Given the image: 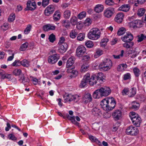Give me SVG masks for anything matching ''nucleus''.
Wrapping results in <instances>:
<instances>
[{"label":"nucleus","instance_id":"nucleus-1","mask_svg":"<svg viewBox=\"0 0 146 146\" xmlns=\"http://www.w3.org/2000/svg\"><path fill=\"white\" fill-rule=\"evenodd\" d=\"M101 32L99 29L94 28L91 29L88 35V38L90 39L96 40L100 37Z\"/></svg>","mask_w":146,"mask_h":146},{"label":"nucleus","instance_id":"nucleus-2","mask_svg":"<svg viewBox=\"0 0 146 146\" xmlns=\"http://www.w3.org/2000/svg\"><path fill=\"white\" fill-rule=\"evenodd\" d=\"M130 115L131 119L134 125L137 127L140 126L141 122V119L139 115L134 112H131Z\"/></svg>","mask_w":146,"mask_h":146},{"label":"nucleus","instance_id":"nucleus-3","mask_svg":"<svg viewBox=\"0 0 146 146\" xmlns=\"http://www.w3.org/2000/svg\"><path fill=\"white\" fill-rule=\"evenodd\" d=\"M80 96L77 95H72L71 94L65 93L64 95L63 98L65 102H71L73 101L77 102L80 100Z\"/></svg>","mask_w":146,"mask_h":146},{"label":"nucleus","instance_id":"nucleus-4","mask_svg":"<svg viewBox=\"0 0 146 146\" xmlns=\"http://www.w3.org/2000/svg\"><path fill=\"white\" fill-rule=\"evenodd\" d=\"M125 133L128 135L135 136L138 133L139 130L136 127L131 125L127 128Z\"/></svg>","mask_w":146,"mask_h":146},{"label":"nucleus","instance_id":"nucleus-5","mask_svg":"<svg viewBox=\"0 0 146 146\" xmlns=\"http://www.w3.org/2000/svg\"><path fill=\"white\" fill-rule=\"evenodd\" d=\"M60 55L55 53L49 56L48 58V62L51 64H55L60 58Z\"/></svg>","mask_w":146,"mask_h":146},{"label":"nucleus","instance_id":"nucleus-6","mask_svg":"<svg viewBox=\"0 0 146 146\" xmlns=\"http://www.w3.org/2000/svg\"><path fill=\"white\" fill-rule=\"evenodd\" d=\"M85 53H86V49L84 46L80 45L77 47L76 51V54L78 57H81Z\"/></svg>","mask_w":146,"mask_h":146},{"label":"nucleus","instance_id":"nucleus-7","mask_svg":"<svg viewBox=\"0 0 146 146\" xmlns=\"http://www.w3.org/2000/svg\"><path fill=\"white\" fill-rule=\"evenodd\" d=\"M83 79L87 82H89L91 86H93L97 83V81L94 80V78L92 77V75L90 78V74L88 73L86 74L84 76Z\"/></svg>","mask_w":146,"mask_h":146},{"label":"nucleus","instance_id":"nucleus-8","mask_svg":"<svg viewBox=\"0 0 146 146\" xmlns=\"http://www.w3.org/2000/svg\"><path fill=\"white\" fill-rule=\"evenodd\" d=\"M101 95L102 96H107L110 94L111 90L109 87L104 86L99 89Z\"/></svg>","mask_w":146,"mask_h":146},{"label":"nucleus","instance_id":"nucleus-9","mask_svg":"<svg viewBox=\"0 0 146 146\" xmlns=\"http://www.w3.org/2000/svg\"><path fill=\"white\" fill-rule=\"evenodd\" d=\"M112 116L113 119L115 121L120 119L122 117V113L120 110H115L112 113Z\"/></svg>","mask_w":146,"mask_h":146},{"label":"nucleus","instance_id":"nucleus-10","mask_svg":"<svg viewBox=\"0 0 146 146\" xmlns=\"http://www.w3.org/2000/svg\"><path fill=\"white\" fill-rule=\"evenodd\" d=\"M123 41L125 42H131L133 39V35L130 32H127L121 38Z\"/></svg>","mask_w":146,"mask_h":146},{"label":"nucleus","instance_id":"nucleus-11","mask_svg":"<svg viewBox=\"0 0 146 146\" xmlns=\"http://www.w3.org/2000/svg\"><path fill=\"white\" fill-rule=\"evenodd\" d=\"M36 3L33 1H28L27 3V8L25 9L26 10H33L36 8Z\"/></svg>","mask_w":146,"mask_h":146},{"label":"nucleus","instance_id":"nucleus-12","mask_svg":"<svg viewBox=\"0 0 146 146\" xmlns=\"http://www.w3.org/2000/svg\"><path fill=\"white\" fill-rule=\"evenodd\" d=\"M54 7L52 5L48 6L44 10V14L46 16H49L52 14L54 11Z\"/></svg>","mask_w":146,"mask_h":146},{"label":"nucleus","instance_id":"nucleus-13","mask_svg":"<svg viewBox=\"0 0 146 146\" xmlns=\"http://www.w3.org/2000/svg\"><path fill=\"white\" fill-rule=\"evenodd\" d=\"M109 103L108 106V110H112L115 106V101L113 98L108 99Z\"/></svg>","mask_w":146,"mask_h":146},{"label":"nucleus","instance_id":"nucleus-14","mask_svg":"<svg viewBox=\"0 0 146 146\" xmlns=\"http://www.w3.org/2000/svg\"><path fill=\"white\" fill-rule=\"evenodd\" d=\"M114 12V9L109 8L105 10L104 12V16L107 18L111 17Z\"/></svg>","mask_w":146,"mask_h":146},{"label":"nucleus","instance_id":"nucleus-15","mask_svg":"<svg viewBox=\"0 0 146 146\" xmlns=\"http://www.w3.org/2000/svg\"><path fill=\"white\" fill-rule=\"evenodd\" d=\"M58 52L61 53H64L65 52L68 48V45L66 43L59 44Z\"/></svg>","mask_w":146,"mask_h":146},{"label":"nucleus","instance_id":"nucleus-16","mask_svg":"<svg viewBox=\"0 0 146 146\" xmlns=\"http://www.w3.org/2000/svg\"><path fill=\"white\" fill-rule=\"evenodd\" d=\"M92 77H94V80L96 81V80L97 81L101 80L104 81L103 80H105V77L102 72L99 73L96 75H93Z\"/></svg>","mask_w":146,"mask_h":146},{"label":"nucleus","instance_id":"nucleus-17","mask_svg":"<svg viewBox=\"0 0 146 146\" xmlns=\"http://www.w3.org/2000/svg\"><path fill=\"white\" fill-rule=\"evenodd\" d=\"M124 17V16L123 13L121 12L119 13L116 15L114 19L115 20L117 23H121L123 20Z\"/></svg>","mask_w":146,"mask_h":146},{"label":"nucleus","instance_id":"nucleus-18","mask_svg":"<svg viewBox=\"0 0 146 146\" xmlns=\"http://www.w3.org/2000/svg\"><path fill=\"white\" fill-rule=\"evenodd\" d=\"M56 26L53 24H48L43 26V30L45 31H48L50 30H54L56 29Z\"/></svg>","mask_w":146,"mask_h":146},{"label":"nucleus","instance_id":"nucleus-19","mask_svg":"<svg viewBox=\"0 0 146 146\" xmlns=\"http://www.w3.org/2000/svg\"><path fill=\"white\" fill-rule=\"evenodd\" d=\"M109 103L108 99L106 98L102 100L100 104V105L104 110L107 111L108 106Z\"/></svg>","mask_w":146,"mask_h":146},{"label":"nucleus","instance_id":"nucleus-20","mask_svg":"<svg viewBox=\"0 0 146 146\" xmlns=\"http://www.w3.org/2000/svg\"><path fill=\"white\" fill-rule=\"evenodd\" d=\"M131 7L129 4H124L119 7L118 9L125 12H128L129 10Z\"/></svg>","mask_w":146,"mask_h":146},{"label":"nucleus","instance_id":"nucleus-21","mask_svg":"<svg viewBox=\"0 0 146 146\" xmlns=\"http://www.w3.org/2000/svg\"><path fill=\"white\" fill-rule=\"evenodd\" d=\"M130 24L134 27L139 28L141 27L142 23L140 20H136L130 22Z\"/></svg>","mask_w":146,"mask_h":146},{"label":"nucleus","instance_id":"nucleus-22","mask_svg":"<svg viewBox=\"0 0 146 146\" xmlns=\"http://www.w3.org/2000/svg\"><path fill=\"white\" fill-rule=\"evenodd\" d=\"M75 58L74 57H71L68 59L66 64V67L69 68L72 66L74 62Z\"/></svg>","mask_w":146,"mask_h":146},{"label":"nucleus","instance_id":"nucleus-23","mask_svg":"<svg viewBox=\"0 0 146 146\" xmlns=\"http://www.w3.org/2000/svg\"><path fill=\"white\" fill-rule=\"evenodd\" d=\"M83 98V100L85 102H90L92 100V96L91 94L89 93L85 94L84 95Z\"/></svg>","mask_w":146,"mask_h":146},{"label":"nucleus","instance_id":"nucleus-24","mask_svg":"<svg viewBox=\"0 0 146 146\" xmlns=\"http://www.w3.org/2000/svg\"><path fill=\"white\" fill-rule=\"evenodd\" d=\"M111 68V67L101 63L99 66V68L101 71H108Z\"/></svg>","mask_w":146,"mask_h":146},{"label":"nucleus","instance_id":"nucleus-25","mask_svg":"<svg viewBox=\"0 0 146 146\" xmlns=\"http://www.w3.org/2000/svg\"><path fill=\"white\" fill-rule=\"evenodd\" d=\"M102 64L107 65V66L112 67V62L110 59L106 58L103 60V62L101 63Z\"/></svg>","mask_w":146,"mask_h":146},{"label":"nucleus","instance_id":"nucleus-26","mask_svg":"<svg viewBox=\"0 0 146 146\" xmlns=\"http://www.w3.org/2000/svg\"><path fill=\"white\" fill-rule=\"evenodd\" d=\"M62 25L67 29L69 28L70 27V23L69 21L67 20H64L61 22Z\"/></svg>","mask_w":146,"mask_h":146},{"label":"nucleus","instance_id":"nucleus-27","mask_svg":"<svg viewBox=\"0 0 146 146\" xmlns=\"http://www.w3.org/2000/svg\"><path fill=\"white\" fill-rule=\"evenodd\" d=\"M103 6L101 4L96 5L94 8V11L97 13H99L102 11L103 10Z\"/></svg>","mask_w":146,"mask_h":146},{"label":"nucleus","instance_id":"nucleus-28","mask_svg":"<svg viewBox=\"0 0 146 146\" xmlns=\"http://www.w3.org/2000/svg\"><path fill=\"white\" fill-rule=\"evenodd\" d=\"M136 92V88H132L129 90V92L127 94V95L130 97H133L135 94Z\"/></svg>","mask_w":146,"mask_h":146},{"label":"nucleus","instance_id":"nucleus-29","mask_svg":"<svg viewBox=\"0 0 146 146\" xmlns=\"http://www.w3.org/2000/svg\"><path fill=\"white\" fill-rule=\"evenodd\" d=\"M127 66L125 64H120L118 66L117 70L118 71L123 72L127 68Z\"/></svg>","mask_w":146,"mask_h":146},{"label":"nucleus","instance_id":"nucleus-30","mask_svg":"<svg viewBox=\"0 0 146 146\" xmlns=\"http://www.w3.org/2000/svg\"><path fill=\"white\" fill-rule=\"evenodd\" d=\"M102 97V96L101 95L99 89L96 90L93 94V97L95 99H99Z\"/></svg>","mask_w":146,"mask_h":146},{"label":"nucleus","instance_id":"nucleus-31","mask_svg":"<svg viewBox=\"0 0 146 146\" xmlns=\"http://www.w3.org/2000/svg\"><path fill=\"white\" fill-rule=\"evenodd\" d=\"M60 13L58 11H56L53 15V19L55 21H58L60 19Z\"/></svg>","mask_w":146,"mask_h":146},{"label":"nucleus","instance_id":"nucleus-32","mask_svg":"<svg viewBox=\"0 0 146 146\" xmlns=\"http://www.w3.org/2000/svg\"><path fill=\"white\" fill-rule=\"evenodd\" d=\"M134 43L133 42H125L123 44V46L126 48H129L132 47L134 45Z\"/></svg>","mask_w":146,"mask_h":146},{"label":"nucleus","instance_id":"nucleus-33","mask_svg":"<svg viewBox=\"0 0 146 146\" xmlns=\"http://www.w3.org/2000/svg\"><path fill=\"white\" fill-rule=\"evenodd\" d=\"M103 51L102 50L100 49H97L94 55V57L96 58L98 57L103 54Z\"/></svg>","mask_w":146,"mask_h":146},{"label":"nucleus","instance_id":"nucleus-34","mask_svg":"<svg viewBox=\"0 0 146 146\" xmlns=\"http://www.w3.org/2000/svg\"><path fill=\"white\" fill-rule=\"evenodd\" d=\"M89 138L92 142H96L99 144L100 143V141L97 139L92 135H89Z\"/></svg>","mask_w":146,"mask_h":146},{"label":"nucleus","instance_id":"nucleus-35","mask_svg":"<svg viewBox=\"0 0 146 146\" xmlns=\"http://www.w3.org/2000/svg\"><path fill=\"white\" fill-rule=\"evenodd\" d=\"M131 104L132 105L131 108L134 109L135 110H138L140 106L138 102L135 101L132 102Z\"/></svg>","mask_w":146,"mask_h":146},{"label":"nucleus","instance_id":"nucleus-36","mask_svg":"<svg viewBox=\"0 0 146 146\" xmlns=\"http://www.w3.org/2000/svg\"><path fill=\"white\" fill-rule=\"evenodd\" d=\"M82 57V60L83 62H85V64H87L88 62L90 60V57L88 55L83 56Z\"/></svg>","mask_w":146,"mask_h":146},{"label":"nucleus","instance_id":"nucleus-37","mask_svg":"<svg viewBox=\"0 0 146 146\" xmlns=\"http://www.w3.org/2000/svg\"><path fill=\"white\" fill-rule=\"evenodd\" d=\"M70 22L72 25H75L77 23L78 20L77 18L75 16L72 17L70 19Z\"/></svg>","mask_w":146,"mask_h":146},{"label":"nucleus","instance_id":"nucleus-38","mask_svg":"<svg viewBox=\"0 0 146 146\" xmlns=\"http://www.w3.org/2000/svg\"><path fill=\"white\" fill-rule=\"evenodd\" d=\"M71 11L70 10H66L64 13V17L65 19H69L70 16Z\"/></svg>","mask_w":146,"mask_h":146},{"label":"nucleus","instance_id":"nucleus-39","mask_svg":"<svg viewBox=\"0 0 146 146\" xmlns=\"http://www.w3.org/2000/svg\"><path fill=\"white\" fill-rule=\"evenodd\" d=\"M134 74L136 77H138L140 74V71L139 69L137 67L134 68L133 69Z\"/></svg>","mask_w":146,"mask_h":146},{"label":"nucleus","instance_id":"nucleus-40","mask_svg":"<svg viewBox=\"0 0 146 146\" xmlns=\"http://www.w3.org/2000/svg\"><path fill=\"white\" fill-rule=\"evenodd\" d=\"M29 62L26 59H24L21 62V64L23 66L28 67L29 65Z\"/></svg>","mask_w":146,"mask_h":146},{"label":"nucleus","instance_id":"nucleus-41","mask_svg":"<svg viewBox=\"0 0 146 146\" xmlns=\"http://www.w3.org/2000/svg\"><path fill=\"white\" fill-rule=\"evenodd\" d=\"M88 67L89 66L87 64H83L81 68V71L83 72L86 71Z\"/></svg>","mask_w":146,"mask_h":146},{"label":"nucleus","instance_id":"nucleus-42","mask_svg":"<svg viewBox=\"0 0 146 146\" xmlns=\"http://www.w3.org/2000/svg\"><path fill=\"white\" fill-rule=\"evenodd\" d=\"M32 28V26L30 24L28 25L24 31V33L26 34H28Z\"/></svg>","mask_w":146,"mask_h":146},{"label":"nucleus","instance_id":"nucleus-43","mask_svg":"<svg viewBox=\"0 0 146 146\" xmlns=\"http://www.w3.org/2000/svg\"><path fill=\"white\" fill-rule=\"evenodd\" d=\"M29 45L28 42H25L21 46L20 50L21 51H24L27 48Z\"/></svg>","mask_w":146,"mask_h":146},{"label":"nucleus","instance_id":"nucleus-44","mask_svg":"<svg viewBox=\"0 0 146 146\" xmlns=\"http://www.w3.org/2000/svg\"><path fill=\"white\" fill-rule=\"evenodd\" d=\"M138 39L137 41L140 42L142 41L143 40H146V36L143 34H141L140 35L138 36Z\"/></svg>","mask_w":146,"mask_h":146},{"label":"nucleus","instance_id":"nucleus-45","mask_svg":"<svg viewBox=\"0 0 146 146\" xmlns=\"http://www.w3.org/2000/svg\"><path fill=\"white\" fill-rule=\"evenodd\" d=\"M85 37V34L84 33L79 34L77 37V39L79 41L83 40Z\"/></svg>","mask_w":146,"mask_h":146},{"label":"nucleus","instance_id":"nucleus-46","mask_svg":"<svg viewBox=\"0 0 146 146\" xmlns=\"http://www.w3.org/2000/svg\"><path fill=\"white\" fill-rule=\"evenodd\" d=\"M145 10L143 8H141L139 9L138 11L137 14L140 16H143L145 13Z\"/></svg>","mask_w":146,"mask_h":146},{"label":"nucleus","instance_id":"nucleus-47","mask_svg":"<svg viewBox=\"0 0 146 146\" xmlns=\"http://www.w3.org/2000/svg\"><path fill=\"white\" fill-rule=\"evenodd\" d=\"M86 13L85 11L81 12L78 15V18L80 20L86 17Z\"/></svg>","mask_w":146,"mask_h":146},{"label":"nucleus","instance_id":"nucleus-48","mask_svg":"<svg viewBox=\"0 0 146 146\" xmlns=\"http://www.w3.org/2000/svg\"><path fill=\"white\" fill-rule=\"evenodd\" d=\"M48 39L50 42H53L56 40L55 35L53 33L51 34L49 36Z\"/></svg>","mask_w":146,"mask_h":146},{"label":"nucleus","instance_id":"nucleus-49","mask_svg":"<svg viewBox=\"0 0 146 146\" xmlns=\"http://www.w3.org/2000/svg\"><path fill=\"white\" fill-rule=\"evenodd\" d=\"M86 46L89 48H91L93 47L94 44L92 41L89 40L86 42L85 44Z\"/></svg>","mask_w":146,"mask_h":146},{"label":"nucleus","instance_id":"nucleus-50","mask_svg":"<svg viewBox=\"0 0 146 146\" xmlns=\"http://www.w3.org/2000/svg\"><path fill=\"white\" fill-rule=\"evenodd\" d=\"M125 29L124 28H120L118 31L117 34L118 35L120 36L123 34L125 32Z\"/></svg>","mask_w":146,"mask_h":146},{"label":"nucleus","instance_id":"nucleus-51","mask_svg":"<svg viewBox=\"0 0 146 146\" xmlns=\"http://www.w3.org/2000/svg\"><path fill=\"white\" fill-rule=\"evenodd\" d=\"M77 35V34L75 30H72L70 33V36L72 38H74L76 37Z\"/></svg>","mask_w":146,"mask_h":146},{"label":"nucleus","instance_id":"nucleus-52","mask_svg":"<svg viewBox=\"0 0 146 146\" xmlns=\"http://www.w3.org/2000/svg\"><path fill=\"white\" fill-rule=\"evenodd\" d=\"M131 78V75L129 73H127L124 75L123 79L124 80H130Z\"/></svg>","mask_w":146,"mask_h":146},{"label":"nucleus","instance_id":"nucleus-53","mask_svg":"<svg viewBox=\"0 0 146 146\" xmlns=\"http://www.w3.org/2000/svg\"><path fill=\"white\" fill-rule=\"evenodd\" d=\"M21 72L22 71L21 69H17L14 70L13 73L15 75L18 76L21 74Z\"/></svg>","mask_w":146,"mask_h":146},{"label":"nucleus","instance_id":"nucleus-54","mask_svg":"<svg viewBox=\"0 0 146 146\" xmlns=\"http://www.w3.org/2000/svg\"><path fill=\"white\" fill-rule=\"evenodd\" d=\"M15 14H12L9 16L8 19V21L9 22H11L15 20Z\"/></svg>","mask_w":146,"mask_h":146},{"label":"nucleus","instance_id":"nucleus-55","mask_svg":"<svg viewBox=\"0 0 146 146\" xmlns=\"http://www.w3.org/2000/svg\"><path fill=\"white\" fill-rule=\"evenodd\" d=\"M87 82H86L84 80L82 79L81 81V82L80 85V86L81 88H84L87 85Z\"/></svg>","mask_w":146,"mask_h":146},{"label":"nucleus","instance_id":"nucleus-56","mask_svg":"<svg viewBox=\"0 0 146 146\" xmlns=\"http://www.w3.org/2000/svg\"><path fill=\"white\" fill-rule=\"evenodd\" d=\"M105 3L106 4L109 6L113 5L114 4L113 0H106Z\"/></svg>","mask_w":146,"mask_h":146},{"label":"nucleus","instance_id":"nucleus-57","mask_svg":"<svg viewBox=\"0 0 146 146\" xmlns=\"http://www.w3.org/2000/svg\"><path fill=\"white\" fill-rule=\"evenodd\" d=\"M124 53V51L122 50L121 51V54L119 55H113V56L114 58L115 59H119L120 58V57H122L123 55V54Z\"/></svg>","mask_w":146,"mask_h":146},{"label":"nucleus","instance_id":"nucleus-58","mask_svg":"<svg viewBox=\"0 0 146 146\" xmlns=\"http://www.w3.org/2000/svg\"><path fill=\"white\" fill-rule=\"evenodd\" d=\"M91 22L92 21L89 18L86 19L84 23L85 25L86 26H89L91 24Z\"/></svg>","mask_w":146,"mask_h":146},{"label":"nucleus","instance_id":"nucleus-59","mask_svg":"<svg viewBox=\"0 0 146 146\" xmlns=\"http://www.w3.org/2000/svg\"><path fill=\"white\" fill-rule=\"evenodd\" d=\"M42 5L44 7H45L48 5L49 3V0H42Z\"/></svg>","mask_w":146,"mask_h":146},{"label":"nucleus","instance_id":"nucleus-60","mask_svg":"<svg viewBox=\"0 0 146 146\" xmlns=\"http://www.w3.org/2000/svg\"><path fill=\"white\" fill-rule=\"evenodd\" d=\"M21 64V62L19 60H15L12 64V65L13 66H17L19 64Z\"/></svg>","mask_w":146,"mask_h":146},{"label":"nucleus","instance_id":"nucleus-61","mask_svg":"<svg viewBox=\"0 0 146 146\" xmlns=\"http://www.w3.org/2000/svg\"><path fill=\"white\" fill-rule=\"evenodd\" d=\"M9 25L7 23H4L3 24V26H2V27H4V28H3V30L4 31H6L7 29H8V28H9Z\"/></svg>","mask_w":146,"mask_h":146},{"label":"nucleus","instance_id":"nucleus-62","mask_svg":"<svg viewBox=\"0 0 146 146\" xmlns=\"http://www.w3.org/2000/svg\"><path fill=\"white\" fill-rule=\"evenodd\" d=\"M129 92V89L128 88H124L122 91V94L123 95H127V94Z\"/></svg>","mask_w":146,"mask_h":146},{"label":"nucleus","instance_id":"nucleus-63","mask_svg":"<svg viewBox=\"0 0 146 146\" xmlns=\"http://www.w3.org/2000/svg\"><path fill=\"white\" fill-rule=\"evenodd\" d=\"M108 40L109 39L107 38H104L101 40L100 43L104 44H102V45H105L107 42L108 41Z\"/></svg>","mask_w":146,"mask_h":146},{"label":"nucleus","instance_id":"nucleus-64","mask_svg":"<svg viewBox=\"0 0 146 146\" xmlns=\"http://www.w3.org/2000/svg\"><path fill=\"white\" fill-rule=\"evenodd\" d=\"M32 81L33 84L35 85H36L38 83V79L36 78L32 77Z\"/></svg>","mask_w":146,"mask_h":146}]
</instances>
